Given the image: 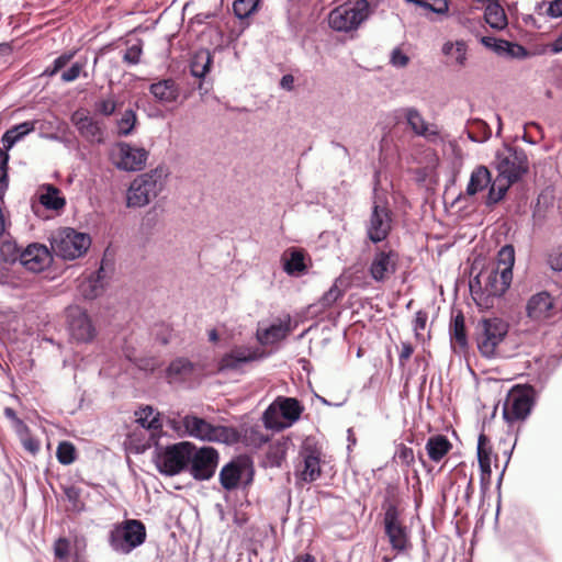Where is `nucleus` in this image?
Returning a JSON list of instances; mask_svg holds the SVG:
<instances>
[{
    "instance_id": "nucleus-1",
    "label": "nucleus",
    "mask_w": 562,
    "mask_h": 562,
    "mask_svg": "<svg viewBox=\"0 0 562 562\" xmlns=\"http://www.w3.org/2000/svg\"><path fill=\"white\" fill-rule=\"evenodd\" d=\"M493 165L497 176L487 192L486 206H493L502 201L510 186L519 181L529 168L525 151L512 146L497 150Z\"/></svg>"
},
{
    "instance_id": "nucleus-2",
    "label": "nucleus",
    "mask_w": 562,
    "mask_h": 562,
    "mask_svg": "<svg viewBox=\"0 0 562 562\" xmlns=\"http://www.w3.org/2000/svg\"><path fill=\"white\" fill-rule=\"evenodd\" d=\"M514 263V246H503L497 254L496 268L488 272L483 291H475L473 284H470L472 296L479 305H482L481 299L484 294H486L485 301L490 297H499L505 294L513 281ZM487 304L488 302H485V305Z\"/></svg>"
},
{
    "instance_id": "nucleus-3",
    "label": "nucleus",
    "mask_w": 562,
    "mask_h": 562,
    "mask_svg": "<svg viewBox=\"0 0 562 562\" xmlns=\"http://www.w3.org/2000/svg\"><path fill=\"white\" fill-rule=\"evenodd\" d=\"M168 177V169L158 166L148 172L137 176L126 192L128 207H144L155 200L164 190Z\"/></svg>"
},
{
    "instance_id": "nucleus-4",
    "label": "nucleus",
    "mask_w": 562,
    "mask_h": 562,
    "mask_svg": "<svg viewBox=\"0 0 562 562\" xmlns=\"http://www.w3.org/2000/svg\"><path fill=\"white\" fill-rule=\"evenodd\" d=\"M384 533L391 548L397 553L407 552L412 544L409 530L401 519V512L393 496L387 493L382 503Z\"/></svg>"
},
{
    "instance_id": "nucleus-5",
    "label": "nucleus",
    "mask_w": 562,
    "mask_h": 562,
    "mask_svg": "<svg viewBox=\"0 0 562 562\" xmlns=\"http://www.w3.org/2000/svg\"><path fill=\"white\" fill-rule=\"evenodd\" d=\"M304 406L295 397L278 396L263 412L267 429L281 431L293 426L301 417Z\"/></svg>"
},
{
    "instance_id": "nucleus-6",
    "label": "nucleus",
    "mask_w": 562,
    "mask_h": 562,
    "mask_svg": "<svg viewBox=\"0 0 562 562\" xmlns=\"http://www.w3.org/2000/svg\"><path fill=\"white\" fill-rule=\"evenodd\" d=\"M476 330L480 353L487 359L499 357V347L507 337L509 324L499 317L483 318L479 322Z\"/></svg>"
},
{
    "instance_id": "nucleus-7",
    "label": "nucleus",
    "mask_w": 562,
    "mask_h": 562,
    "mask_svg": "<svg viewBox=\"0 0 562 562\" xmlns=\"http://www.w3.org/2000/svg\"><path fill=\"white\" fill-rule=\"evenodd\" d=\"M52 251L65 260H75L83 256L91 245L88 234L77 232L70 227H63L52 233Z\"/></svg>"
},
{
    "instance_id": "nucleus-8",
    "label": "nucleus",
    "mask_w": 562,
    "mask_h": 562,
    "mask_svg": "<svg viewBox=\"0 0 562 562\" xmlns=\"http://www.w3.org/2000/svg\"><path fill=\"white\" fill-rule=\"evenodd\" d=\"M181 423L183 426V435H188L203 441L233 445L239 439V434L235 428L214 426L198 416L187 415L182 418Z\"/></svg>"
},
{
    "instance_id": "nucleus-9",
    "label": "nucleus",
    "mask_w": 562,
    "mask_h": 562,
    "mask_svg": "<svg viewBox=\"0 0 562 562\" xmlns=\"http://www.w3.org/2000/svg\"><path fill=\"white\" fill-rule=\"evenodd\" d=\"M191 442L181 441L167 447H159L156 443L154 462L157 470L167 476H175L187 471L190 460Z\"/></svg>"
},
{
    "instance_id": "nucleus-10",
    "label": "nucleus",
    "mask_w": 562,
    "mask_h": 562,
    "mask_svg": "<svg viewBox=\"0 0 562 562\" xmlns=\"http://www.w3.org/2000/svg\"><path fill=\"white\" fill-rule=\"evenodd\" d=\"M369 15V1L357 0L333 9L328 14V24L337 32H350L357 30Z\"/></svg>"
},
{
    "instance_id": "nucleus-11",
    "label": "nucleus",
    "mask_w": 562,
    "mask_h": 562,
    "mask_svg": "<svg viewBox=\"0 0 562 562\" xmlns=\"http://www.w3.org/2000/svg\"><path fill=\"white\" fill-rule=\"evenodd\" d=\"M146 540L145 525L137 519H126L115 525L109 536L111 548L122 554H128Z\"/></svg>"
},
{
    "instance_id": "nucleus-12",
    "label": "nucleus",
    "mask_w": 562,
    "mask_h": 562,
    "mask_svg": "<svg viewBox=\"0 0 562 562\" xmlns=\"http://www.w3.org/2000/svg\"><path fill=\"white\" fill-rule=\"evenodd\" d=\"M393 222V213L387 203L375 198L364 225L367 238L373 244L384 241L392 231Z\"/></svg>"
},
{
    "instance_id": "nucleus-13",
    "label": "nucleus",
    "mask_w": 562,
    "mask_h": 562,
    "mask_svg": "<svg viewBox=\"0 0 562 562\" xmlns=\"http://www.w3.org/2000/svg\"><path fill=\"white\" fill-rule=\"evenodd\" d=\"M149 153L144 147H136L126 142L116 143L111 151L112 164L123 171H139L147 162Z\"/></svg>"
},
{
    "instance_id": "nucleus-14",
    "label": "nucleus",
    "mask_w": 562,
    "mask_h": 562,
    "mask_svg": "<svg viewBox=\"0 0 562 562\" xmlns=\"http://www.w3.org/2000/svg\"><path fill=\"white\" fill-rule=\"evenodd\" d=\"M187 472L196 481L210 480L218 464V452L212 447L198 448L191 443Z\"/></svg>"
},
{
    "instance_id": "nucleus-15",
    "label": "nucleus",
    "mask_w": 562,
    "mask_h": 562,
    "mask_svg": "<svg viewBox=\"0 0 562 562\" xmlns=\"http://www.w3.org/2000/svg\"><path fill=\"white\" fill-rule=\"evenodd\" d=\"M400 254L390 246L378 247L372 255L368 272L372 280L383 283L397 270Z\"/></svg>"
},
{
    "instance_id": "nucleus-16",
    "label": "nucleus",
    "mask_w": 562,
    "mask_h": 562,
    "mask_svg": "<svg viewBox=\"0 0 562 562\" xmlns=\"http://www.w3.org/2000/svg\"><path fill=\"white\" fill-rule=\"evenodd\" d=\"M71 124L79 135L91 144L104 142V126L102 122L94 119L86 109L76 110L70 116Z\"/></svg>"
},
{
    "instance_id": "nucleus-17",
    "label": "nucleus",
    "mask_w": 562,
    "mask_h": 562,
    "mask_svg": "<svg viewBox=\"0 0 562 562\" xmlns=\"http://www.w3.org/2000/svg\"><path fill=\"white\" fill-rule=\"evenodd\" d=\"M70 337L77 342H90L95 337V328L87 312L79 306L66 311Z\"/></svg>"
},
{
    "instance_id": "nucleus-18",
    "label": "nucleus",
    "mask_w": 562,
    "mask_h": 562,
    "mask_svg": "<svg viewBox=\"0 0 562 562\" xmlns=\"http://www.w3.org/2000/svg\"><path fill=\"white\" fill-rule=\"evenodd\" d=\"M394 113L396 119H405L415 135L424 137L428 142H437L440 138L437 125L428 123L416 108H401Z\"/></svg>"
},
{
    "instance_id": "nucleus-19",
    "label": "nucleus",
    "mask_w": 562,
    "mask_h": 562,
    "mask_svg": "<svg viewBox=\"0 0 562 562\" xmlns=\"http://www.w3.org/2000/svg\"><path fill=\"white\" fill-rule=\"evenodd\" d=\"M265 356V351L260 348L237 346L221 358L218 362V370L237 371L249 362L263 359Z\"/></svg>"
},
{
    "instance_id": "nucleus-20",
    "label": "nucleus",
    "mask_w": 562,
    "mask_h": 562,
    "mask_svg": "<svg viewBox=\"0 0 562 562\" xmlns=\"http://www.w3.org/2000/svg\"><path fill=\"white\" fill-rule=\"evenodd\" d=\"M532 404L529 391H513L505 401L503 416L508 423L522 420L530 414Z\"/></svg>"
},
{
    "instance_id": "nucleus-21",
    "label": "nucleus",
    "mask_w": 562,
    "mask_h": 562,
    "mask_svg": "<svg viewBox=\"0 0 562 562\" xmlns=\"http://www.w3.org/2000/svg\"><path fill=\"white\" fill-rule=\"evenodd\" d=\"M52 254L41 244H31L22 250L20 263L31 272H41L50 265Z\"/></svg>"
},
{
    "instance_id": "nucleus-22",
    "label": "nucleus",
    "mask_w": 562,
    "mask_h": 562,
    "mask_svg": "<svg viewBox=\"0 0 562 562\" xmlns=\"http://www.w3.org/2000/svg\"><path fill=\"white\" fill-rule=\"evenodd\" d=\"M554 303L552 296L543 291L533 294L527 303L528 317L536 322H543L553 315Z\"/></svg>"
},
{
    "instance_id": "nucleus-23",
    "label": "nucleus",
    "mask_w": 562,
    "mask_h": 562,
    "mask_svg": "<svg viewBox=\"0 0 562 562\" xmlns=\"http://www.w3.org/2000/svg\"><path fill=\"white\" fill-rule=\"evenodd\" d=\"M302 467L297 468L296 476L311 483L316 481L322 473L319 452L315 449L305 448L301 452Z\"/></svg>"
},
{
    "instance_id": "nucleus-24",
    "label": "nucleus",
    "mask_w": 562,
    "mask_h": 562,
    "mask_svg": "<svg viewBox=\"0 0 562 562\" xmlns=\"http://www.w3.org/2000/svg\"><path fill=\"white\" fill-rule=\"evenodd\" d=\"M290 325L291 318L286 315L283 319H279L267 328H258L256 333L257 340L265 346L279 342L291 331Z\"/></svg>"
},
{
    "instance_id": "nucleus-25",
    "label": "nucleus",
    "mask_w": 562,
    "mask_h": 562,
    "mask_svg": "<svg viewBox=\"0 0 562 562\" xmlns=\"http://www.w3.org/2000/svg\"><path fill=\"white\" fill-rule=\"evenodd\" d=\"M149 91L161 103L176 102L180 94V89L172 79H162L151 83Z\"/></svg>"
},
{
    "instance_id": "nucleus-26",
    "label": "nucleus",
    "mask_w": 562,
    "mask_h": 562,
    "mask_svg": "<svg viewBox=\"0 0 562 562\" xmlns=\"http://www.w3.org/2000/svg\"><path fill=\"white\" fill-rule=\"evenodd\" d=\"M104 269L101 266L97 271L85 278L79 286V293L88 300H92L99 296L104 286Z\"/></svg>"
},
{
    "instance_id": "nucleus-27",
    "label": "nucleus",
    "mask_w": 562,
    "mask_h": 562,
    "mask_svg": "<svg viewBox=\"0 0 562 562\" xmlns=\"http://www.w3.org/2000/svg\"><path fill=\"white\" fill-rule=\"evenodd\" d=\"M136 422L145 429L150 431V437L155 439L162 428L160 414L155 412L151 406H143L135 412Z\"/></svg>"
},
{
    "instance_id": "nucleus-28",
    "label": "nucleus",
    "mask_w": 562,
    "mask_h": 562,
    "mask_svg": "<svg viewBox=\"0 0 562 562\" xmlns=\"http://www.w3.org/2000/svg\"><path fill=\"white\" fill-rule=\"evenodd\" d=\"M493 181L487 167L480 165L471 172L465 192L468 195H475L487 188L490 189Z\"/></svg>"
},
{
    "instance_id": "nucleus-29",
    "label": "nucleus",
    "mask_w": 562,
    "mask_h": 562,
    "mask_svg": "<svg viewBox=\"0 0 562 562\" xmlns=\"http://www.w3.org/2000/svg\"><path fill=\"white\" fill-rule=\"evenodd\" d=\"M35 130V122L26 121L16 124L5 131L2 135L1 142L3 149L10 150L18 142L22 140L26 135Z\"/></svg>"
},
{
    "instance_id": "nucleus-30",
    "label": "nucleus",
    "mask_w": 562,
    "mask_h": 562,
    "mask_svg": "<svg viewBox=\"0 0 562 562\" xmlns=\"http://www.w3.org/2000/svg\"><path fill=\"white\" fill-rule=\"evenodd\" d=\"M450 340L453 348L457 346L460 350H464L468 347V336L465 331L464 316L461 311L454 314L450 322Z\"/></svg>"
},
{
    "instance_id": "nucleus-31",
    "label": "nucleus",
    "mask_w": 562,
    "mask_h": 562,
    "mask_svg": "<svg viewBox=\"0 0 562 562\" xmlns=\"http://www.w3.org/2000/svg\"><path fill=\"white\" fill-rule=\"evenodd\" d=\"M487 2L484 19L485 22L495 30H504L508 22L506 13L503 7L497 2V0H485Z\"/></svg>"
},
{
    "instance_id": "nucleus-32",
    "label": "nucleus",
    "mask_w": 562,
    "mask_h": 562,
    "mask_svg": "<svg viewBox=\"0 0 562 562\" xmlns=\"http://www.w3.org/2000/svg\"><path fill=\"white\" fill-rule=\"evenodd\" d=\"M243 465L239 462L232 461L225 464L220 472V482L224 490H235L243 474Z\"/></svg>"
},
{
    "instance_id": "nucleus-33",
    "label": "nucleus",
    "mask_w": 562,
    "mask_h": 562,
    "mask_svg": "<svg viewBox=\"0 0 562 562\" xmlns=\"http://www.w3.org/2000/svg\"><path fill=\"white\" fill-rule=\"evenodd\" d=\"M451 447V442L445 436L437 435L428 438L425 449L431 461L439 462L449 452Z\"/></svg>"
},
{
    "instance_id": "nucleus-34",
    "label": "nucleus",
    "mask_w": 562,
    "mask_h": 562,
    "mask_svg": "<svg viewBox=\"0 0 562 562\" xmlns=\"http://www.w3.org/2000/svg\"><path fill=\"white\" fill-rule=\"evenodd\" d=\"M193 371V363L186 358H178L173 360L168 369L167 376L171 381H181L191 374Z\"/></svg>"
},
{
    "instance_id": "nucleus-35",
    "label": "nucleus",
    "mask_w": 562,
    "mask_h": 562,
    "mask_svg": "<svg viewBox=\"0 0 562 562\" xmlns=\"http://www.w3.org/2000/svg\"><path fill=\"white\" fill-rule=\"evenodd\" d=\"M212 60L207 50L198 53L190 65L192 76L203 78L210 71Z\"/></svg>"
},
{
    "instance_id": "nucleus-36",
    "label": "nucleus",
    "mask_w": 562,
    "mask_h": 562,
    "mask_svg": "<svg viewBox=\"0 0 562 562\" xmlns=\"http://www.w3.org/2000/svg\"><path fill=\"white\" fill-rule=\"evenodd\" d=\"M40 201L50 210H59L66 204L65 199L59 195V190L52 184L45 187V192L41 194Z\"/></svg>"
},
{
    "instance_id": "nucleus-37",
    "label": "nucleus",
    "mask_w": 562,
    "mask_h": 562,
    "mask_svg": "<svg viewBox=\"0 0 562 562\" xmlns=\"http://www.w3.org/2000/svg\"><path fill=\"white\" fill-rule=\"evenodd\" d=\"M136 113L132 109H127L123 112L122 116L116 121L117 135L128 136L132 134L136 124Z\"/></svg>"
},
{
    "instance_id": "nucleus-38",
    "label": "nucleus",
    "mask_w": 562,
    "mask_h": 562,
    "mask_svg": "<svg viewBox=\"0 0 562 562\" xmlns=\"http://www.w3.org/2000/svg\"><path fill=\"white\" fill-rule=\"evenodd\" d=\"M338 281L339 279L334 282L329 290L326 291L318 300L315 306H321V310H327L344 296V291L338 286Z\"/></svg>"
},
{
    "instance_id": "nucleus-39",
    "label": "nucleus",
    "mask_w": 562,
    "mask_h": 562,
    "mask_svg": "<svg viewBox=\"0 0 562 562\" xmlns=\"http://www.w3.org/2000/svg\"><path fill=\"white\" fill-rule=\"evenodd\" d=\"M0 256L7 263H15L21 260L22 250L18 247L15 241L4 240L0 245Z\"/></svg>"
},
{
    "instance_id": "nucleus-40",
    "label": "nucleus",
    "mask_w": 562,
    "mask_h": 562,
    "mask_svg": "<svg viewBox=\"0 0 562 562\" xmlns=\"http://www.w3.org/2000/svg\"><path fill=\"white\" fill-rule=\"evenodd\" d=\"M269 437L259 427H249L245 430L244 442L251 448H260L268 442Z\"/></svg>"
},
{
    "instance_id": "nucleus-41",
    "label": "nucleus",
    "mask_w": 562,
    "mask_h": 562,
    "mask_svg": "<svg viewBox=\"0 0 562 562\" xmlns=\"http://www.w3.org/2000/svg\"><path fill=\"white\" fill-rule=\"evenodd\" d=\"M536 12L539 15H547L555 19L562 16V0H553L550 2H539L536 5Z\"/></svg>"
},
{
    "instance_id": "nucleus-42",
    "label": "nucleus",
    "mask_w": 562,
    "mask_h": 562,
    "mask_svg": "<svg viewBox=\"0 0 562 562\" xmlns=\"http://www.w3.org/2000/svg\"><path fill=\"white\" fill-rule=\"evenodd\" d=\"M56 457L59 463L71 464L77 458L75 446L69 441H61L57 447Z\"/></svg>"
},
{
    "instance_id": "nucleus-43",
    "label": "nucleus",
    "mask_w": 562,
    "mask_h": 562,
    "mask_svg": "<svg viewBox=\"0 0 562 562\" xmlns=\"http://www.w3.org/2000/svg\"><path fill=\"white\" fill-rule=\"evenodd\" d=\"M259 0H235L233 11L236 18L246 19L250 16L258 7Z\"/></svg>"
},
{
    "instance_id": "nucleus-44",
    "label": "nucleus",
    "mask_w": 562,
    "mask_h": 562,
    "mask_svg": "<svg viewBox=\"0 0 562 562\" xmlns=\"http://www.w3.org/2000/svg\"><path fill=\"white\" fill-rule=\"evenodd\" d=\"M117 108V100L114 94H109L106 98L99 99L94 103V111L103 116H111Z\"/></svg>"
},
{
    "instance_id": "nucleus-45",
    "label": "nucleus",
    "mask_w": 562,
    "mask_h": 562,
    "mask_svg": "<svg viewBox=\"0 0 562 562\" xmlns=\"http://www.w3.org/2000/svg\"><path fill=\"white\" fill-rule=\"evenodd\" d=\"M284 270L289 274H296L305 270L304 255L301 251H292L284 263Z\"/></svg>"
},
{
    "instance_id": "nucleus-46",
    "label": "nucleus",
    "mask_w": 562,
    "mask_h": 562,
    "mask_svg": "<svg viewBox=\"0 0 562 562\" xmlns=\"http://www.w3.org/2000/svg\"><path fill=\"white\" fill-rule=\"evenodd\" d=\"M406 1L417 4V5H420V7L428 9L431 12L437 13V14H443L449 9L447 0H406Z\"/></svg>"
},
{
    "instance_id": "nucleus-47",
    "label": "nucleus",
    "mask_w": 562,
    "mask_h": 562,
    "mask_svg": "<svg viewBox=\"0 0 562 562\" xmlns=\"http://www.w3.org/2000/svg\"><path fill=\"white\" fill-rule=\"evenodd\" d=\"M70 542L66 538H59L54 543V555L58 562H71L70 559Z\"/></svg>"
},
{
    "instance_id": "nucleus-48",
    "label": "nucleus",
    "mask_w": 562,
    "mask_h": 562,
    "mask_svg": "<svg viewBox=\"0 0 562 562\" xmlns=\"http://www.w3.org/2000/svg\"><path fill=\"white\" fill-rule=\"evenodd\" d=\"M9 154L8 150H0V193L3 194L8 189L9 179H8V164H9Z\"/></svg>"
},
{
    "instance_id": "nucleus-49",
    "label": "nucleus",
    "mask_w": 562,
    "mask_h": 562,
    "mask_svg": "<svg viewBox=\"0 0 562 562\" xmlns=\"http://www.w3.org/2000/svg\"><path fill=\"white\" fill-rule=\"evenodd\" d=\"M395 457L402 464H404L406 467H409L415 461V456H414L413 449L405 445H400L397 447Z\"/></svg>"
},
{
    "instance_id": "nucleus-50",
    "label": "nucleus",
    "mask_w": 562,
    "mask_h": 562,
    "mask_svg": "<svg viewBox=\"0 0 562 562\" xmlns=\"http://www.w3.org/2000/svg\"><path fill=\"white\" fill-rule=\"evenodd\" d=\"M142 46L134 44L126 48L123 55V61L128 65H137L140 61Z\"/></svg>"
},
{
    "instance_id": "nucleus-51",
    "label": "nucleus",
    "mask_w": 562,
    "mask_h": 562,
    "mask_svg": "<svg viewBox=\"0 0 562 562\" xmlns=\"http://www.w3.org/2000/svg\"><path fill=\"white\" fill-rule=\"evenodd\" d=\"M85 67V64L82 63H75L72 64L66 71L61 74V80L64 82H71L75 81L81 74L82 69Z\"/></svg>"
},
{
    "instance_id": "nucleus-52",
    "label": "nucleus",
    "mask_w": 562,
    "mask_h": 562,
    "mask_svg": "<svg viewBox=\"0 0 562 562\" xmlns=\"http://www.w3.org/2000/svg\"><path fill=\"white\" fill-rule=\"evenodd\" d=\"M451 57L454 58V63L462 67L465 65L467 61V45L462 41L456 42V48Z\"/></svg>"
},
{
    "instance_id": "nucleus-53",
    "label": "nucleus",
    "mask_w": 562,
    "mask_h": 562,
    "mask_svg": "<svg viewBox=\"0 0 562 562\" xmlns=\"http://www.w3.org/2000/svg\"><path fill=\"white\" fill-rule=\"evenodd\" d=\"M548 263L554 271H562V246H559L549 255Z\"/></svg>"
},
{
    "instance_id": "nucleus-54",
    "label": "nucleus",
    "mask_w": 562,
    "mask_h": 562,
    "mask_svg": "<svg viewBox=\"0 0 562 562\" xmlns=\"http://www.w3.org/2000/svg\"><path fill=\"white\" fill-rule=\"evenodd\" d=\"M408 57L400 48L393 49L391 54V64L394 67H405L408 64Z\"/></svg>"
},
{
    "instance_id": "nucleus-55",
    "label": "nucleus",
    "mask_w": 562,
    "mask_h": 562,
    "mask_svg": "<svg viewBox=\"0 0 562 562\" xmlns=\"http://www.w3.org/2000/svg\"><path fill=\"white\" fill-rule=\"evenodd\" d=\"M427 319H428V315L424 311H418L415 314V319H414L413 328H414V330H415L417 336L419 335V333L422 330H424L426 328Z\"/></svg>"
},
{
    "instance_id": "nucleus-56",
    "label": "nucleus",
    "mask_w": 562,
    "mask_h": 562,
    "mask_svg": "<svg viewBox=\"0 0 562 562\" xmlns=\"http://www.w3.org/2000/svg\"><path fill=\"white\" fill-rule=\"evenodd\" d=\"M507 56H510L513 58L522 59L528 56V52L524 46L509 42Z\"/></svg>"
},
{
    "instance_id": "nucleus-57",
    "label": "nucleus",
    "mask_w": 562,
    "mask_h": 562,
    "mask_svg": "<svg viewBox=\"0 0 562 562\" xmlns=\"http://www.w3.org/2000/svg\"><path fill=\"white\" fill-rule=\"evenodd\" d=\"M21 441L25 450L30 451L33 454L40 450V441L31 437L30 434L21 438Z\"/></svg>"
},
{
    "instance_id": "nucleus-58",
    "label": "nucleus",
    "mask_w": 562,
    "mask_h": 562,
    "mask_svg": "<svg viewBox=\"0 0 562 562\" xmlns=\"http://www.w3.org/2000/svg\"><path fill=\"white\" fill-rule=\"evenodd\" d=\"M413 352H414V349H413V346L409 342H402L401 351H400V355H398L400 364L404 366L405 361H407L411 358Z\"/></svg>"
},
{
    "instance_id": "nucleus-59",
    "label": "nucleus",
    "mask_w": 562,
    "mask_h": 562,
    "mask_svg": "<svg viewBox=\"0 0 562 562\" xmlns=\"http://www.w3.org/2000/svg\"><path fill=\"white\" fill-rule=\"evenodd\" d=\"M75 53H65L54 59L53 66L55 70H60L68 65V63L72 59Z\"/></svg>"
},
{
    "instance_id": "nucleus-60",
    "label": "nucleus",
    "mask_w": 562,
    "mask_h": 562,
    "mask_svg": "<svg viewBox=\"0 0 562 562\" xmlns=\"http://www.w3.org/2000/svg\"><path fill=\"white\" fill-rule=\"evenodd\" d=\"M12 425L20 438H23L30 434L27 425L21 418L13 422Z\"/></svg>"
},
{
    "instance_id": "nucleus-61",
    "label": "nucleus",
    "mask_w": 562,
    "mask_h": 562,
    "mask_svg": "<svg viewBox=\"0 0 562 562\" xmlns=\"http://www.w3.org/2000/svg\"><path fill=\"white\" fill-rule=\"evenodd\" d=\"M280 87L286 91H291L294 88V77L290 74L283 75L280 80Z\"/></svg>"
},
{
    "instance_id": "nucleus-62",
    "label": "nucleus",
    "mask_w": 562,
    "mask_h": 562,
    "mask_svg": "<svg viewBox=\"0 0 562 562\" xmlns=\"http://www.w3.org/2000/svg\"><path fill=\"white\" fill-rule=\"evenodd\" d=\"M66 497L69 502L74 503L76 505L77 502H79L80 498V491L79 488L75 486H70L65 490Z\"/></svg>"
},
{
    "instance_id": "nucleus-63",
    "label": "nucleus",
    "mask_w": 562,
    "mask_h": 562,
    "mask_svg": "<svg viewBox=\"0 0 562 562\" xmlns=\"http://www.w3.org/2000/svg\"><path fill=\"white\" fill-rule=\"evenodd\" d=\"M508 47H509V42L508 41L497 40L496 38V44H495V48H494V52L496 54H498V55H506L507 56Z\"/></svg>"
},
{
    "instance_id": "nucleus-64",
    "label": "nucleus",
    "mask_w": 562,
    "mask_h": 562,
    "mask_svg": "<svg viewBox=\"0 0 562 562\" xmlns=\"http://www.w3.org/2000/svg\"><path fill=\"white\" fill-rule=\"evenodd\" d=\"M480 469L482 471V482L485 480V476L488 479L491 475V461H481Z\"/></svg>"
}]
</instances>
